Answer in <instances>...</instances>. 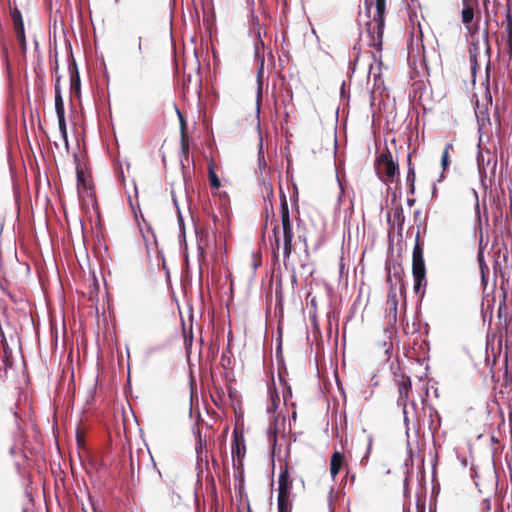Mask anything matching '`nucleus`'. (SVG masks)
I'll use <instances>...</instances> for the list:
<instances>
[{
  "label": "nucleus",
  "instance_id": "nucleus-26",
  "mask_svg": "<svg viewBox=\"0 0 512 512\" xmlns=\"http://www.w3.org/2000/svg\"><path fill=\"white\" fill-rule=\"evenodd\" d=\"M407 181L409 182L410 193L413 194L415 190V172L413 167H409Z\"/></svg>",
  "mask_w": 512,
  "mask_h": 512
},
{
  "label": "nucleus",
  "instance_id": "nucleus-45",
  "mask_svg": "<svg viewBox=\"0 0 512 512\" xmlns=\"http://www.w3.org/2000/svg\"><path fill=\"white\" fill-rule=\"evenodd\" d=\"M268 54H269V56H270V57H273V56H272V51H271V50L269 51V53H268Z\"/></svg>",
  "mask_w": 512,
  "mask_h": 512
},
{
  "label": "nucleus",
  "instance_id": "nucleus-31",
  "mask_svg": "<svg viewBox=\"0 0 512 512\" xmlns=\"http://www.w3.org/2000/svg\"><path fill=\"white\" fill-rule=\"evenodd\" d=\"M184 87L188 86V84L191 82V75H188L184 78Z\"/></svg>",
  "mask_w": 512,
  "mask_h": 512
},
{
  "label": "nucleus",
  "instance_id": "nucleus-19",
  "mask_svg": "<svg viewBox=\"0 0 512 512\" xmlns=\"http://www.w3.org/2000/svg\"><path fill=\"white\" fill-rule=\"evenodd\" d=\"M454 150V147L451 143H447L445 145V148L443 150V153H442V157H441V166L443 168V170L445 171L451 164V161H450V152Z\"/></svg>",
  "mask_w": 512,
  "mask_h": 512
},
{
  "label": "nucleus",
  "instance_id": "nucleus-10",
  "mask_svg": "<svg viewBox=\"0 0 512 512\" xmlns=\"http://www.w3.org/2000/svg\"><path fill=\"white\" fill-rule=\"evenodd\" d=\"M282 233H283V258L284 263H286L287 259L290 257L293 246H292V240H293V230L292 225L290 223L282 224Z\"/></svg>",
  "mask_w": 512,
  "mask_h": 512
},
{
  "label": "nucleus",
  "instance_id": "nucleus-5",
  "mask_svg": "<svg viewBox=\"0 0 512 512\" xmlns=\"http://www.w3.org/2000/svg\"><path fill=\"white\" fill-rule=\"evenodd\" d=\"M10 16L20 52L22 55H25L27 51V42L22 14L20 10L16 6H14L10 7Z\"/></svg>",
  "mask_w": 512,
  "mask_h": 512
},
{
  "label": "nucleus",
  "instance_id": "nucleus-36",
  "mask_svg": "<svg viewBox=\"0 0 512 512\" xmlns=\"http://www.w3.org/2000/svg\"><path fill=\"white\" fill-rule=\"evenodd\" d=\"M130 466H131V469L133 470V468L135 467V464L133 462V458L132 456L130 457Z\"/></svg>",
  "mask_w": 512,
  "mask_h": 512
},
{
  "label": "nucleus",
  "instance_id": "nucleus-46",
  "mask_svg": "<svg viewBox=\"0 0 512 512\" xmlns=\"http://www.w3.org/2000/svg\"><path fill=\"white\" fill-rule=\"evenodd\" d=\"M248 512H251V510L249 509Z\"/></svg>",
  "mask_w": 512,
  "mask_h": 512
},
{
  "label": "nucleus",
  "instance_id": "nucleus-38",
  "mask_svg": "<svg viewBox=\"0 0 512 512\" xmlns=\"http://www.w3.org/2000/svg\"><path fill=\"white\" fill-rule=\"evenodd\" d=\"M260 98H261V87H259L258 101L260 100Z\"/></svg>",
  "mask_w": 512,
  "mask_h": 512
},
{
  "label": "nucleus",
  "instance_id": "nucleus-33",
  "mask_svg": "<svg viewBox=\"0 0 512 512\" xmlns=\"http://www.w3.org/2000/svg\"><path fill=\"white\" fill-rule=\"evenodd\" d=\"M502 307L506 308V304H505V302H502V303H500V305H499V309H498V316H499V317H501Z\"/></svg>",
  "mask_w": 512,
  "mask_h": 512
},
{
  "label": "nucleus",
  "instance_id": "nucleus-42",
  "mask_svg": "<svg viewBox=\"0 0 512 512\" xmlns=\"http://www.w3.org/2000/svg\"><path fill=\"white\" fill-rule=\"evenodd\" d=\"M413 203H414V200H413V199H412V200L408 199V204H409V205H413Z\"/></svg>",
  "mask_w": 512,
  "mask_h": 512
},
{
  "label": "nucleus",
  "instance_id": "nucleus-17",
  "mask_svg": "<svg viewBox=\"0 0 512 512\" xmlns=\"http://www.w3.org/2000/svg\"><path fill=\"white\" fill-rule=\"evenodd\" d=\"M208 178L211 188L219 189V187L221 186V182L215 172L214 162L212 160L209 162L208 165Z\"/></svg>",
  "mask_w": 512,
  "mask_h": 512
},
{
  "label": "nucleus",
  "instance_id": "nucleus-18",
  "mask_svg": "<svg viewBox=\"0 0 512 512\" xmlns=\"http://www.w3.org/2000/svg\"><path fill=\"white\" fill-rule=\"evenodd\" d=\"M280 214H281V224L290 223V214H289V206L285 195L281 198L280 205Z\"/></svg>",
  "mask_w": 512,
  "mask_h": 512
},
{
  "label": "nucleus",
  "instance_id": "nucleus-39",
  "mask_svg": "<svg viewBox=\"0 0 512 512\" xmlns=\"http://www.w3.org/2000/svg\"><path fill=\"white\" fill-rule=\"evenodd\" d=\"M60 79H61V77H60V76H58V77L56 78V81H55V83H58V84H60Z\"/></svg>",
  "mask_w": 512,
  "mask_h": 512
},
{
  "label": "nucleus",
  "instance_id": "nucleus-24",
  "mask_svg": "<svg viewBox=\"0 0 512 512\" xmlns=\"http://www.w3.org/2000/svg\"><path fill=\"white\" fill-rule=\"evenodd\" d=\"M55 110L57 117L65 116V108L62 95H55Z\"/></svg>",
  "mask_w": 512,
  "mask_h": 512
},
{
  "label": "nucleus",
  "instance_id": "nucleus-9",
  "mask_svg": "<svg viewBox=\"0 0 512 512\" xmlns=\"http://www.w3.org/2000/svg\"><path fill=\"white\" fill-rule=\"evenodd\" d=\"M77 174V191L80 197H92L94 195L93 185L85 176L83 170L79 167L76 169Z\"/></svg>",
  "mask_w": 512,
  "mask_h": 512
},
{
  "label": "nucleus",
  "instance_id": "nucleus-6",
  "mask_svg": "<svg viewBox=\"0 0 512 512\" xmlns=\"http://www.w3.org/2000/svg\"><path fill=\"white\" fill-rule=\"evenodd\" d=\"M396 383H397L398 393H399L397 403L399 406H401L403 408L404 420L408 421L406 409H407L409 394L412 390L411 379L408 376L401 375L397 379Z\"/></svg>",
  "mask_w": 512,
  "mask_h": 512
},
{
  "label": "nucleus",
  "instance_id": "nucleus-12",
  "mask_svg": "<svg viewBox=\"0 0 512 512\" xmlns=\"http://www.w3.org/2000/svg\"><path fill=\"white\" fill-rule=\"evenodd\" d=\"M265 42L261 38L260 31L257 33V41L255 42V57L260 63L259 69H258V80L260 81V78L263 74V68H264V51H265Z\"/></svg>",
  "mask_w": 512,
  "mask_h": 512
},
{
  "label": "nucleus",
  "instance_id": "nucleus-11",
  "mask_svg": "<svg viewBox=\"0 0 512 512\" xmlns=\"http://www.w3.org/2000/svg\"><path fill=\"white\" fill-rule=\"evenodd\" d=\"M70 74V93L75 97L80 96L81 81L76 61L73 59L68 66Z\"/></svg>",
  "mask_w": 512,
  "mask_h": 512
},
{
  "label": "nucleus",
  "instance_id": "nucleus-27",
  "mask_svg": "<svg viewBox=\"0 0 512 512\" xmlns=\"http://www.w3.org/2000/svg\"><path fill=\"white\" fill-rule=\"evenodd\" d=\"M278 232H279V226L276 224L273 228V233L275 236V245H276V247L274 248L273 256L276 260H278V250L280 247V239L278 237Z\"/></svg>",
  "mask_w": 512,
  "mask_h": 512
},
{
  "label": "nucleus",
  "instance_id": "nucleus-4",
  "mask_svg": "<svg viewBox=\"0 0 512 512\" xmlns=\"http://www.w3.org/2000/svg\"><path fill=\"white\" fill-rule=\"evenodd\" d=\"M231 454L233 468L236 470H241L243 468V461L246 455V444L243 432L239 431L237 428H234L233 430Z\"/></svg>",
  "mask_w": 512,
  "mask_h": 512
},
{
  "label": "nucleus",
  "instance_id": "nucleus-34",
  "mask_svg": "<svg viewBox=\"0 0 512 512\" xmlns=\"http://www.w3.org/2000/svg\"><path fill=\"white\" fill-rule=\"evenodd\" d=\"M485 45H486L487 51H489L490 47H489V42H488V32L487 31H486V37H485Z\"/></svg>",
  "mask_w": 512,
  "mask_h": 512
},
{
  "label": "nucleus",
  "instance_id": "nucleus-35",
  "mask_svg": "<svg viewBox=\"0 0 512 512\" xmlns=\"http://www.w3.org/2000/svg\"><path fill=\"white\" fill-rule=\"evenodd\" d=\"M77 442H78V445H82L83 444V439L80 437L79 434H77Z\"/></svg>",
  "mask_w": 512,
  "mask_h": 512
},
{
  "label": "nucleus",
  "instance_id": "nucleus-13",
  "mask_svg": "<svg viewBox=\"0 0 512 512\" xmlns=\"http://www.w3.org/2000/svg\"><path fill=\"white\" fill-rule=\"evenodd\" d=\"M480 53V46L478 41H472L469 46V60L471 64V71L475 74L477 69V57Z\"/></svg>",
  "mask_w": 512,
  "mask_h": 512
},
{
  "label": "nucleus",
  "instance_id": "nucleus-40",
  "mask_svg": "<svg viewBox=\"0 0 512 512\" xmlns=\"http://www.w3.org/2000/svg\"><path fill=\"white\" fill-rule=\"evenodd\" d=\"M296 416H297V415H296V412L294 411V412H293V414H292V419H293V420H296Z\"/></svg>",
  "mask_w": 512,
  "mask_h": 512
},
{
  "label": "nucleus",
  "instance_id": "nucleus-8",
  "mask_svg": "<svg viewBox=\"0 0 512 512\" xmlns=\"http://www.w3.org/2000/svg\"><path fill=\"white\" fill-rule=\"evenodd\" d=\"M344 468L347 470L348 474L349 468L345 455L340 451H334L330 459V474L332 478L335 479L340 471Z\"/></svg>",
  "mask_w": 512,
  "mask_h": 512
},
{
  "label": "nucleus",
  "instance_id": "nucleus-23",
  "mask_svg": "<svg viewBox=\"0 0 512 512\" xmlns=\"http://www.w3.org/2000/svg\"><path fill=\"white\" fill-rule=\"evenodd\" d=\"M393 217H394V221L397 223L398 227L400 229H402V227L404 225L405 217H404L403 208L401 206L396 207L394 209Z\"/></svg>",
  "mask_w": 512,
  "mask_h": 512
},
{
  "label": "nucleus",
  "instance_id": "nucleus-20",
  "mask_svg": "<svg viewBox=\"0 0 512 512\" xmlns=\"http://www.w3.org/2000/svg\"><path fill=\"white\" fill-rule=\"evenodd\" d=\"M277 508H278V512H291L292 511L291 498L277 496Z\"/></svg>",
  "mask_w": 512,
  "mask_h": 512
},
{
  "label": "nucleus",
  "instance_id": "nucleus-41",
  "mask_svg": "<svg viewBox=\"0 0 512 512\" xmlns=\"http://www.w3.org/2000/svg\"><path fill=\"white\" fill-rule=\"evenodd\" d=\"M506 13H507L508 19L510 20V13H509V9L508 8L506 9Z\"/></svg>",
  "mask_w": 512,
  "mask_h": 512
},
{
  "label": "nucleus",
  "instance_id": "nucleus-29",
  "mask_svg": "<svg viewBox=\"0 0 512 512\" xmlns=\"http://www.w3.org/2000/svg\"><path fill=\"white\" fill-rule=\"evenodd\" d=\"M488 106H492V95L489 87L485 88V111H487Z\"/></svg>",
  "mask_w": 512,
  "mask_h": 512
},
{
  "label": "nucleus",
  "instance_id": "nucleus-1",
  "mask_svg": "<svg viewBox=\"0 0 512 512\" xmlns=\"http://www.w3.org/2000/svg\"><path fill=\"white\" fill-rule=\"evenodd\" d=\"M366 10L369 12L373 6V0H364ZM376 12L373 21L368 22L367 33L370 37V46L380 47L382 45L383 30L385 27L386 0H375Z\"/></svg>",
  "mask_w": 512,
  "mask_h": 512
},
{
  "label": "nucleus",
  "instance_id": "nucleus-15",
  "mask_svg": "<svg viewBox=\"0 0 512 512\" xmlns=\"http://www.w3.org/2000/svg\"><path fill=\"white\" fill-rule=\"evenodd\" d=\"M474 19V8L473 5L467 1H463V9H462V22L467 26L470 30L468 24H470Z\"/></svg>",
  "mask_w": 512,
  "mask_h": 512
},
{
  "label": "nucleus",
  "instance_id": "nucleus-44",
  "mask_svg": "<svg viewBox=\"0 0 512 512\" xmlns=\"http://www.w3.org/2000/svg\"><path fill=\"white\" fill-rule=\"evenodd\" d=\"M498 265H499V264H498V262L496 261L495 266H494V270H497V266H498Z\"/></svg>",
  "mask_w": 512,
  "mask_h": 512
},
{
  "label": "nucleus",
  "instance_id": "nucleus-37",
  "mask_svg": "<svg viewBox=\"0 0 512 512\" xmlns=\"http://www.w3.org/2000/svg\"><path fill=\"white\" fill-rule=\"evenodd\" d=\"M417 512H425L424 506H422L421 508L418 506L417 507Z\"/></svg>",
  "mask_w": 512,
  "mask_h": 512
},
{
  "label": "nucleus",
  "instance_id": "nucleus-16",
  "mask_svg": "<svg viewBox=\"0 0 512 512\" xmlns=\"http://www.w3.org/2000/svg\"><path fill=\"white\" fill-rule=\"evenodd\" d=\"M278 421H279V416H275L273 418V422L269 425V428L267 431L268 441L273 448H275V446L277 444V435L279 433Z\"/></svg>",
  "mask_w": 512,
  "mask_h": 512
},
{
  "label": "nucleus",
  "instance_id": "nucleus-2",
  "mask_svg": "<svg viewBox=\"0 0 512 512\" xmlns=\"http://www.w3.org/2000/svg\"><path fill=\"white\" fill-rule=\"evenodd\" d=\"M412 274L414 278V291L419 293L422 285H426V268L423 257V248L420 244V233L415 238V245L412 254Z\"/></svg>",
  "mask_w": 512,
  "mask_h": 512
},
{
  "label": "nucleus",
  "instance_id": "nucleus-28",
  "mask_svg": "<svg viewBox=\"0 0 512 512\" xmlns=\"http://www.w3.org/2000/svg\"><path fill=\"white\" fill-rule=\"evenodd\" d=\"M390 297H391V302H392V308L390 310H393L394 317H396L397 304H398L396 292L395 291H393V292L390 291L389 292V298Z\"/></svg>",
  "mask_w": 512,
  "mask_h": 512
},
{
  "label": "nucleus",
  "instance_id": "nucleus-32",
  "mask_svg": "<svg viewBox=\"0 0 512 512\" xmlns=\"http://www.w3.org/2000/svg\"><path fill=\"white\" fill-rule=\"evenodd\" d=\"M55 95H61L60 84L55 83Z\"/></svg>",
  "mask_w": 512,
  "mask_h": 512
},
{
  "label": "nucleus",
  "instance_id": "nucleus-25",
  "mask_svg": "<svg viewBox=\"0 0 512 512\" xmlns=\"http://www.w3.org/2000/svg\"><path fill=\"white\" fill-rule=\"evenodd\" d=\"M57 118H58V126H59V131L61 133V136H62L65 144L68 145V134H67L65 116L57 117Z\"/></svg>",
  "mask_w": 512,
  "mask_h": 512
},
{
  "label": "nucleus",
  "instance_id": "nucleus-22",
  "mask_svg": "<svg viewBox=\"0 0 512 512\" xmlns=\"http://www.w3.org/2000/svg\"><path fill=\"white\" fill-rule=\"evenodd\" d=\"M372 446H373V438L371 436H368L367 442H366V451H365L364 455L362 456V458L360 459V464L362 466H366L368 464Z\"/></svg>",
  "mask_w": 512,
  "mask_h": 512
},
{
  "label": "nucleus",
  "instance_id": "nucleus-7",
  "mask_svg": "<svg viewBox=\"0 0 512 512\" xmlns=\"http://www.w3.org/2000/svg\"><path fill=\"white\" fill-rule=\"evenodd\" d=\"M293 479L289 473L288 463L280 466V473L278 477V496L291 498V489Z\"/></svg>",
  "mask_w": 512,
  "mask_h": 512
},
{
  "label": "nucleus",
  "instance_id": "nucleus-3",
  "mask_svg": "<svg viewBox=\"0 0 512 512\" xmlns=\"http://www.w3.org/2000/svg\"><path fill=\"white\" fill-rule=\"evenodd\" d=\"M376 166L377 170L385 175L386 182H393L394 177L399 174L398 164L393 160L388 148L377 157Z\"/></svg>",
  "mask_w": 512,
  "mask_h": 512
},
{
  "label": "nucleus",
  "instance_id": "nucleus-30",
  "mask_svg": "<svg viewBox=\"0 0 512 512\" xmlns=\"http://www.w3.org/2000/svg\"><path fill=\"white\" fill-rule=\"evenodd\" d=\"M477 109H478V112H477L478 114H477V116L479 117V115H482V119L484 120V119H485V114H486V112H484V111H482V110L480 109V105H479V103H478V102H477Z\"/></svg>",
  "mask_w": 512,
  "mask_h": 512
},
{
  "label": "nucleus",
  "instance_id": "nucleus-43",
  "mask_svg": "<svg viewBox=\"0 0 512 512\" xmlns=\"http://www.w3.org/2000/svg\"><path fill=\"white\" fill-rule=\"evenodd\" d=\"M218 217L216 215L213 216V222L216 223Z\"/></svg>",
  "mask_w": 512,
  "mask_h": 512
},
{
  "label": "nucleus",
  "instance_id": "nucleus-14",
  "mask_svg": "<svg viewBox=\"0 0 512 512\" xmlns=\"http://www.w3.org/2000/svg\"><path fill=\"white\" fill-rule=\"evenodd\" d=\"M179 117H180V124H181V127H180V130H181V150H182V153L187 156L188 153H189V137H188V133H187V130H186V123H185V120L183 119L182 115L179 113Z\"/></svg>",
  "mask_w": 512,
  "mask_h": 512
},
{
  "label": "nucleus",
  "instance_id": "nucleus-21",
  "mask_svg": "<svg viewBox=\"0 0 512 512\" xmlns=\"http://www.w3.org/2000/svg\"><path fill=\"white\" fill-rule=\"evenodd\" d=\"M477 258H478V262H479V266H480L482 282L486 283V276L489 273V268L484 261V254H483V251L481 248L478 251Z\"/></svg>",
  "mask_w": 512,
  "mask_h": 512
}]
</instances>
